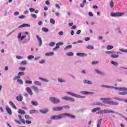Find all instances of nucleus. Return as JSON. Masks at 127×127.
Masks as SVG:
<instances>
[{
    "label": "nucleus",
    "instance_id": "nucleus-49",
    "mask_svg": "<svg viewBox=\"0 0 127 127\" xmlns=\"http://www.w3.org/2000/svg\"><path fill=\"white\" fill-rule=\"evenodd\" d=\"M33 58H34V57L33 56H29L28 57V59L29 60H31L32 59H33Z\"/></svg>",
    "mask_w": 127,
    "mask_h": 127
},
{
    "label": "nucleus",
    "instance_id": "nucleus-40",
    "mask_svg": "<svg viewBox=\"0 0 127 127\" xmlns=\"http://www.w3.org/2000/svg\"><path fill=\"white\" fill-rule=\"evenodd\" d=\"M87 49H90V50H92V49H94V47L91 45H88L86 47Z\"/></svg>",
    "mask_w": 127,
    "mask_h": 127
},
{
    "label": "nucleus",
    "instance_id": "nucleus-5",
    "mask_svg": "<svg viewBox=\"0 0 127 127\" xmlns=\"http://www.w3.org/2000/svg\"><path fill=\"white\" fill-rule=\"evenodd\" d=\"M66 93L68 95H70V96H72V97H75L76 98H85V97H84V96H82L81 95H78L77 94L74 93L73 92H66Z\"/></svg>",
    "mask_w": 127,
    "mask_h": 127
},
{
    "label": "nucleus",
    "instance_id": "nucleus-8",
    "mask_svg": "<svg viewBox=\"0 0 127 127\" xmlns=\"http://www.w3.org/2000/svg\"><path fill=\"white\" fill-rule=\"evenodd\" d=\"M63 108L62 107H56L53 108V111L54 112H59V111H62Z\"/></svg>",
    "mask_w": 127,
    "mask_h": 127
},
{
    "label": "nucleus",
    "instance_id": "nucleus-38",
    "mask_svg": "<svg viewBox=\"0 0 127 127\" xmlns=\"http://www.w3.org/2000/svg\"><path fill=\"white\" fill-rule=\"evenodd\" d=\"M17 82L20 84L21 85L23 84V81L21 79H17Z\"/></svg>",
    "mask_w": 127,
    "mask_h": 127
},
{
    "label": "nucleus",
    "instance_id": "nucleus-24",
    "mask_svg": "<svg viewBox=\"0 0 127 127\" xmlns=\"http://www.w3.org/2000/svg\"><path fill=\"white\" fill-rule=\"evenodd\" d=\"M114 48V46H111V45H108L107 46L106 49L107 50H111V49H113Z\"/></svg>",
    "mask_w": 127,
    "mask_h": 127
},
{
    "label": "nucleus",
    "instance_id": "nucleus-18",
    "mask_svg": "<svg viewBox=\"0 0 127 127\" xmlns=\"http://www.w3.org/2000/svg\"><path fill=\"white\" fill-rule=\"evenodd\" d=\"M17 112L18 114H20V115H25L26 114L25 111L21 109H19Z\"/></svg>",
    "mask_w": 127,
    "mask_h": 127
},
{
    "label": "nucleus",
    "instance_id": "nucleus-26",
    "mask_svg": "<svg viewBox=\"0 0 127 127\" xmlns=\"http://www.w3.org/2000/svg\"><path fill=\"white\" fill-rule=\"evenodd\" d=\"M111 57H112V58H119V57H120V56L118 55L114 54V55H112L111 56Z\"/></svg>",
    "mask_w": 127,
    "mask_h": 127
},
{
    "label": "nucleus",
    "instance_id": "nucleus-27",
    "mask_svg": "<svg viewBox=\"0 0 127 127\" xmlns=\"http://www.w3.org/2000/svg\"><path fill=\"white\" fill-rule=\"evenodd\" d=\"M72 48V45H69L64 48V50H68V49H71Z\"/></svg>",
    "mask_w": 127,
    "mask_h": 127
},
{
    "label": "nucleus",
    "instance_id": "nucleus-3",
    "mask_svg": "<svg viewBox=\"0 0 127 127\" xmlns=\"http://www.w3.org/2000/svg\"><path fill=\"white\" fill-rule=\"evenodd\" d=\"M124 14H125V13L124 12H112L111 13V15L113 17H120V16H122V15H124Z\"/></svg>",
    "mask_w": 127,
    "mask_h": 127
},
{
    "label": "nucleus",
    "instance_id": "nucleus-28",
    "mask_svg": "<svg viewBox=\"0 0 127 127\" xmlns=\"http://www.w3.org/2000/svg\"><path fill=\"white\" fill-rule=\"evenodd\" d=\"M66 54L67 56H74V53L71 52H68Z\"/></svg>",
    "mask_w": 127,
    "mask_h": 127
},
{
    "label": "nucleus",
    "instance_id": "nucleus-42",
    "mask_svg": "<svg viewBox=\"0 0 127 127\" xmlns=\"http://www.w3.org/2000/svg\"><path fill=\"white\" fill-rule=\"evenodd\" d=\"M39 80H41L42 81H44V82H48L49 81L47 80V79H45L44 78H43L42 77H39Z\"/></svg>",
    "mask_w": 127,
    "mask_h": 127
},
{
    "label": "nucleus",
    "instance_id": "nucleus-13",
    "mask_svg": "<svg viewBox=\"0 0 127 127\" xmlns=\"http://www.w3.org/2000/svg\"><path fill=\"white\" fill-rule=\"evenodd\" d=\"M115 114V111L110 110H104V114Z\"/></svg>",
    "mask_w": 127,
    "mask_h": 127
},
{
    "label": "nucleus",
    "instance_id": "nucleus-60",
    "mask_svg": "<svg viewBox=\"0 0 127 127\" xmlns=\"http://www.w3.org/2000/svg\"><path fill=\"white\" fill-rule=\"evenodd\" d=\"M16 57L17 59H22V57L20 56H17Z\"/></svg>",
    "mask_w": 127,
    "mask_h": 127
},
{
    "label": "nucleus",
    "instance_id": "nucleus-14",
    "mask_svg": "<svg viewBox=\"0 0 127 127\" xmlns=\"http://www.w3.org/2000/svg\"><path fill=\"white\" fill-rule=\"evenodd\" d=\"M77 56H79L80 57H84V56H87V55L83 53H78L76 54Z\"/></svg>",
    "mask_w": 127,
    "mask_h": 127
},
{
    "label": "nucleus",
    "instance_id": "nucleus-30",
    "mask_svg": "<svg viewBox=\"0 0 127 127\" xmlns=\"http://www.w3.org/2000/svg\"><path fill=\"white\" fill-rule=\"evenodd\" d=\"M31 104L33 106H38V103L37 101H32Z\"/></svg>",
    "mask_w": 127,
    "mask_h": 127
},
{
    "label": "nucleus",
    "instance_id": "nucleus-47",
    "mask_svg": "<svg viewBox=\"0 0 127 127\" xmlns=\"http://www.w3.org/2000/svg\"><path fill=\"white\" fill-rule=\"evenodd\" d=\"M50 23H52V24H55V20L53 19H51L50 20Z\"/></svg>",
    "mask_w": 127,
    "mask_h": 127
},
{
    "label": "nucleus",
    "instance_id": "nucleus-41",
    "mask_svg": "<svg viewBox=\"0 0 127 127\" xmlns=\"http://www.w3.org/2000/svg\"><path fill=\"white\" fill-rule=\"evenodd\" d=\"M42 30H43V31H44L45 32H48V31H49L48 29H47L45 27L42 28Z\"/></svg>",
    "mask_w": 127,
    "mask_h": 127
},
{
    "label": "nucleus",
    "instance_id": "nucleus-11",
    "mask_svg": "<svg viewBox=\"0 0 127 127\" xmlns=\"http://www.w3.org/2000/svg\"><path fill=\"white\" fill-rule=\"evenodd\" d=\"M16 99L17 101H18V102H21L22 101V100H23L22 95L21 94H20L18 96H17L16 97Z\"/></svg>",
    "mask_w": 127,
    "mask_h": 127
},
{
    "label": "nucleus",
    "instance_id": "nucleus-52",
    "mask_svg": "<svg viewBox=\"0 0 127 127\" xmlns=\"http://www.w3.org/2000/svg\"><path fill=\"white\" fill-rule=\"evenodd\" d=\"M95 105H96L97 106H103V104L102 103H100V102H96L95 103Z\"/></svg>",
    "mask_w": 127,
    "mask_h": 127
},
{
    "label": "nucleus",
    "instance_id": "nucleus-22",
    "mask_svg": "<svg viewBox=\"0 0 127 127\" xmlns=\"http://www.w3.org/2000/svg\"><path fill=\"white\" fill-rule=\"evenodd\" d=\"M32 89L33 90V91H35V92H38L39 89L36 86H33L31 87Z\"/></svg>",
    "mask_w": 127,
    "mask_h": 127
},
{
    "label": "nucleus",
    "instance_id": "nucleus-57",
    "mask_svg": "<svg viewBox=\"0 0 127 127\" xmlns=\"http://www.w3.org/2000/svg\"><path fill=\"white\" fill-rule=\"evenodd\" d=\"M56 45L58 46L60 45H63V42H60V43H57Z\"/></svg>",
    "mask_w": 127,
    "mask_h": 127
},
{
    "label": "nucleus",
    "instance_id": "nucleus-6",
    "mask_svg": "<svg viewBox=\"0 0 127 127\" xmlns=\"http://www.w3.org/2000/svg\"><path fill=\"white\" fill-rule=\"evenodd\" d=\"M119 91H122L123 92H119V95H127V88L121 87L119 89Z\"/></svg>",
    "mask_w": 127,
    "mask_h": 127
},
{
    "label": "nucleus",
    "instance_id": "nucleus-15",
    "mask_svg": "<svg viewBox=\"0 0 127 127\" xmlns=\"http://www.w3.org/2000/svg\"><path fill=\"white\" fill-rule=\"evenodd\" d=\"M9 105L13 108V109H14L15 110H16L17 108H16V106L13 104V102L12 101H9Z\"/></svg>",
    "mask_w": 127,
    "mask_h": 127
},
{
    "label": "nucleus",
    "instance_id": "nucleus-36",
    "mask_svg": "<svg viewBox=\"0 0 127 127\" xmlns=\"http://www.w3.org/2000/svg\"><path fill=\"white\" fill-rule=\"evenodd\" d=\"M26 64H27V61L25 60L22 61L21 63V64L22 65H26Z\"/></svg>",
    "mask_w": 127,
    "mask_h": 127
},
{
    "label": "nucleus",
    "instance_id": "nucleus-44",
    "mask_svg": "<svg viewBox=\"0 0 127 127\" xmlns=\"http://www.w3.org/2000/svg\"><path fill=\"white\" fill-rule=\"evenodd\" d=\"M19 80V79H20V76H16L15 77L13 78V80H14V81H15V80Z\"/></svg>",
    "mask_w": 127,
    "mask_h": 127
},
{
    "label": "nucleus",
    "instance_id": "nucleus-29",
    "mask_svg": "<svg viewBox=\"0 0 127 127\" xmlns=\"http://www.w3.org/2000/svg\"><path fill=\"white\" fill-rule=\"evenodd\" d=\"M84 83L85 84H88L89 85H91L92 82L88 80H85Z\"/></svg>",
    "mask_w": 127,
    "mask_h": 127
},
{
    "label": "nucleus",
    "instance_id": "nucleus-32",
    "mask_svg": "<svg viewBox=\"0 0 127 127\" xmlns=\"http://www.w3.org/2000/svg\"><path fill=\"white\" fill-rule=\"evenodd\" d=\"M62 108H63V110H66V109H68L70 108V106H62Z\"/></svg>",
    "mask_w": 127,
    "mask_h": 127
},
{
    "label": "nucleus",
    "instance_id": "nucleus-45",
    "mask_svg": "<svg viewBox=\"0 0 127 127\" xmlns=\"http://www.w3.org/2000/svg\"><path fill=\"white\" fill-rule=\"evenodd\" d=\"M114 100H117V101H124V100L123 99L119 98L118 97H114Z\"/></svg>",
    "mask_w": 127,
    "mask_h": 127
},
{
    "label": "nucleus",
    "instance_id": "nucleus-20",
    "mask_svg": "<svg viewBox=\"0 0 127 127\" xmlns=\"http://www.w3.org/2000/svg\"><path fill=\"white\" fill-rule=\"evenodd\" d=\"M95 71L96 73L99 74L100 75H102L103 76L105 75V73H103L102 71L99 70V69H95Z\"/></svg>",
    "mask_w": 127,
    "mask_h": 127
},
{
    "label": "nucleus",
    "instance_id": "nucleus-53",
    "mask_svg": "<svg viewBox=\"0 0 127 127\" xmlns=\"http://www.w3.org/2000/svg\"><path fill=\"white\" fill-rule=\"evenodd\" d=\"M110 6L112 8V7H114V2H113V1L110 2Z\"/></svg>",
    "mask_w": 127,
    "mask_h": 127
},
{
    "label": "nucleus",
    "instance_id": "nucleus-43",
    "mask_svg": "<svg viewBox=\"0 0 127 127\" xmlns=\"http://www.w3.org/2000/svg\"><path fill=\"white\" fill-rule=\"evenodd\" d=\"M60 47L59 46L56 45V47H55V48H54L53 49V51H55L57 50V49H59Z\"/></svg>",
    "mask_w": 127,
    "mask_h": 127
},
{
    "label": "nucleus",
    "instance_id": "nucleus-23",
    "mask_svg": "<svg viewBox=\"0 0 127 127\" xmlns=\"http://www.w3.org/2000/svg\"><path fill=\"white\" fill-rule=\"evenodd\" d=\"M52 55H54V52L47 53L45 54L46 56H52Z\"/></svg>",
    "mask_w": 127,
    "mask_h": 127
},
{
    "label": "nucleus",
    "instance_id": "nucleus-39",
    "mask_svg": "<svg viewBox=\"0 0 127 127\" xmlns=\"http://www.w3.org/2000/svg\"><path fill=\"white\" fill-rule=\"evenodd\" d=\"M59 82H60V83H65L66 82L65 80H64V79H62V78H58Z\"/></svg>",
    "mask_w": 127,
    "mask_h": 127
},
{
    "label": "nucleus",
    "instance_id": "nucleus-51",
    "mask_svg": "<svg viewBox=\"0 0 127 127\" xmlns=\"http://www.w3.org/2000/svg\"><path fill=\"white\" fill-rule=\"evenodd\" d=\"M55 45V42H52L50 43V46H54Z\"/></svg>",
    "mask_w": 127,
    "mask_h": 127
},
{
    "label": "nucleus",
    "instance_id": "nucleus-34",
    "mask_svg": "<svg viewBox=\"0 0 127 127\" xmlns=\"http://www.w3.org/2000/svg\"><path fill=\"white\" fill-rule=\"evenodd\" d=\"M25 118L26 119V120H31L32 119L31 117L29 116L28 115H25Z\"/></svg>",
    "mask_w": 127,
    "mask_h": 127
},
{
    "label": "nucleus",
    "instance_id": "nucleus-46",
    "mask_svg": "<svg viewBox=\"0 0 127 127\" xmlns=\"http://www.w3.org/2000/svg\"><path fill=\"white\" fill-rule=\"evenodd\" d=\"M119 50L120 51H122V52H125V53H127V50L120 49Z\"/></svg>",
    "mask_w": 127,
    "mask_h": 127
},
{
    "label": "nucleus",
    "instance_id": "nucleus-62",
    "mask_svg": "<svg viewBox=\"0 0 127 127\" xmlns=\"http://www.w3.org/2000/svg\"><path fill=\"white\" fill-rule=\"evenodd\" d=\"M19 14V12L18 11H16L14 13V15H18Z\"/></svg>",
    "mask_w": 127,
    "mask_h": 127
},
{
    "label": "nucleus",
    "instance_id": "nucleus-55",
    "mask_svg": "<svg viewBox=\"0 0 127 127\" xmlns=\"http://www.w3.org/2000/svg\"><path fill=\"white\" fill-rule=\"evenodd\" d=\"M29 10L31 12H33V11H35V9L32 8H30Z\"/></svg>",
    "mask_w": 127,
    "mask_h": 127
},
{
    "label": "nucleus",
    "instance_id": "nucleus-4",
    "mask_svg": "<svg viewBox=\"0 0 127 127\" xmlns=\"http://www.w3.org/2000/svg\"><path fill=\"white\" fill-rule=\"evenodd\" d=\"M50 101L54 104H59V103H60V100L55 97H50Z\"/></svg>",
    "mask_w": 127,
    "mask_h": 127
},
{
    "label": "nucleus",
    "instance_id": "nucleus-54",
    "mask_svg": "<svg viewBox=\"0 0 127 127\" xmlns=\"http://www.w3.org/2000/svg\"><path fill=\"white\" fill-rule=\"evenodd\" d=\"M25 123H26V124H27L28 125H30V124H31V121L26 120Z\"/></svg>",
    "mask_w": 127,
    "mask_h": 127
},
{
    "label": "nucleus",
    "instance_id": "nucleus-9",
    "mask_svg": "<svg viewBox=\"0 0 127 127\" xmlns=\"http://www.w3.org/2000/svg\"><path fill=\"white\" fill-rule=\"evenodd\" d=\"M81 93L83 95H94L95 94L94 92L88 91H81Z\"/></svg>",
    "mask_w": 127,
    "mask_h": 127
},
{
    "label": "nucleus",
    "instance_id": "nucleus-64",
    "mask_svg": "<svg viewBox=\"0 0 127 127\" xmlns=\"http://www.w3.org/2000/svg\"><path fill=\"white\" fill-rule=\"evenodd\" d=\"M88 15H89V16L92 17V16H93V13H92V12H89L88 13Z\"/></svg>",
    "mask_w": 127,
    "mask_h": 127
},
{
    "label": "nucleus",
    "instance_id": "nucleus-33",
    "mask_svg": "<svg viewBox=\"0 0 127 127\" xmlns=\"http://www.w3.org/2000/svg\"><path fill=\"white\" fill-rule=\"evenodd\" d=\"M25 83L28 85H30V84H32V81L31 80H26L25 81Z\"/></svg>",
    "mask_w": 127,
    "mask_h": 127
},
{
    "label": "nucleus",
    "instance_id": "nucleus-2",
    "mask_svg": "<svg viewBox=\"0 0 127 127\" xmlns=\"http://www.w3.org/2000/svg\"><path fill=\"white\" fill-rule=\"evenodd\" d=\"M101 100H104V101H105V103L108 105H111V106H119L118 102L110 101V100H111L110 98H101Z\"/></svg>",
    "mask_w": 127,
    "mask_h": 127
},
{
    "label": "nucleus",
    "instance_id": "nucleus-58",
    "mask_svg": "<svg viewBox=\"0 0 127 127\" xmlns=\"http://www.w3.org/2000/svg\"><path fill=\"white\" fill-rule=\"evenodd\" d=\"M19 18L22 19L23 18H25V16L24 15H21L19 16Z\"/></svg>",
    "mask_w": 127,
    "mask_h": 127
},
{
    "label": "nucleus",
    "instance_id": "nucleus-16",
    "mask_svg": "<svg viewBox=\"0 0 127 127\" xmlns=\"http://www.w3.org/2000/svg\"><path fill=\"white\" fill-rule=\"evenodd\" d=\"M6 110L7 111V112L9 115H12V112H11V109L8 108V107H6Z\"/></svg>",
    "mask_w": 127,
    "mask_h": 127
},
{
    "label": "nucleus",
    "instance_id": "nucleus-61",
    "mask_svg": "<svg viewBox=\"0 0 127 127\" xmlns=\"http://www.w3.org/2000/svg\"><path fill=\"white\" fill-rule=\"evenodd\" d=\"M85 41H89V40H90V38L89 37H86L84 39Z\"/></svg>",
    "mask_w": 127,
    "mask_h": 127
},
{
    "label": "nucleus",
    "instance_id": "nucleus-56",
    "mask_svg": "<svg viewBox=\"0 0 127 127\" xmlns=\"http://www.w3.org/2000/svg\"><path fill=\"white\" fill-rule=\"evenodd\" d=\"M45 60H42V61H40L39 63H40V64H43V63H45Z\"/></svg>",
    "mask_w": 127,
    "mask_h": 127
},
{
    "label": "nucleus",
    "instance_id": "nucleus-59",
    "mask_svg": "<svg viewBox=\"0 0 127 127\" xmlns=\"http://www.w3.org/2000/svg\"><path fill=\"white\" fill-rule=\"evenodd\" d=\"M99 114H105V110H100L99 111Z\"/></svg>",
    "mask_w": 127,
    "mask_h": 127
},
{
    "label": "nucleus",
    "instance_id": "nucleus-7",
    "mask_svg": "<svg viewBox=\"0 0 127 127\" xmlns=\"http://www.w3.org/2000/svg\"><path fill=\"white\" fill-rule=\"evenodd\" d=\"M62 98L63 99V100H65L66 101H69V102L75 101V99H74V98L67 96L63 97Z\"/></svg>",
    "mask_w": 127,
    "mask_h": 127
},
{
    "label": "nucleus",
    "instance_id": "nucleus-12",
    "mask_svg": "<svg viewBox=\"0 0 127 127\" xmlns=\"http://www.w3.org/2000/svg\"><path fill=\"white\" fill-rule=\"evenodd\" d=\"M26 91H27V93H29V95L31 96L33 95V93H32V90L30 87H26Z\"/></svg>",
    "mask_w": 127,
    "mask_h": 127
},
{
    "label": "nucleus",
    "instance_id": "nucleus-31",
    "mask_svg": "<svg viewBox=\"0 0 127 127\" xmlns=\"http://www.w3.org/2000/svg\"><path fill=\"white\" fill-rule=\"evenodd\" d=\"M18 75L20 77L21 76H24V75H25V73H24V72H19L18 73Z\"/></svg>",
    "mask_w": 127,
    "mask_h": 127
},
{
    "label": "nucleus",
    "instance_id": "nucleus-25",
    "mask_svg": "<svg viewBox=\"0 0 127 127\" xmlns=\"http://www.w3.org/2000/svg\"><path fill=\"white\" fill-rule=\"evenodd\" d=\"M34 84H35V85H38V86H41V85H42V84L38 81H34Z\"/></svg>",
    "mask_w": 127,
    "mask_h": 127
},
{
    "label": "nucleus",
    "instance_id": "nucleus-19",
    "mask_svg": "<svg viewBox=\"0 0 127 127\" xmlns=\"http://www.w3.org/2000/svg\"><path fill=\"white\" fill-rule=\"evenodd\" d=\"M19 27H30V25L28 24H23L22 25H20Z\"/></svg>",
    "mask_w": 127,
    "mask_h": 127
},
{
    "label": "nucleus",
    "instance_id": "nucleus-48",
    "mask_svg": "<svg viewBox=\"0 0 127 127\" xmlns=\"http://www.w3.org/2000/svg\"><path fill=\"white\" fill-rule=\"evenodd\" d=\"M19 70H20V71H25V67H19Z\"/></svg>",
    "mask_w": 127,
    "mask_h": 127
},
{
    "label": "nucleus",
    "instance_id": "nucleus-35",
    "mask_svg": "<svg viewBox=\"0 0 127 127\" xmlns=\"http://www.w3.org/2000/svg\"><path fill=\"white\" fill-rule=\"evenodd\" d=\"M111 64L114 65V66H118L119 65V63L114 61L111 62Z\"/></svg>",
    "mask_w": 127,
    "mask_h": 127
},
{
    "label": "nucleus",
    "instance_id": "nucleus-10",
    "mask_svg": "<svg viewBox=\"0 0 127 127\" xmlns=\"http://www.w3.org/2000/svg\"><path fill=\"white\" fill-rule=\"evenodd\" d=\"M37 39L38 40L39 43V46H41L42 45V39H41V37H40L38 35H36Z\"/></svg>",
    "mask_w": 127,
    "mask_h": 127
},
{
    "label": "nucleus",
    "instance_id": "nucleus-50",
    "mask_svg": "<svg viewBox=\"0 0 127 127\" xmlns=\"http://www.w3.org/2000/svg\"><path fill=\"white\" fill-rule=\"evenodd\" d=\"M105 53H106V54H111L115 53V52H113V51H106V52H105Z\"/></svg>",
    "mask_w": 127,
    "mask_h": 127
},
{
    "label": "nucleus",
    "instance_id": "nucleus-17",
    "mask_svg": "<svg viewBox=\"0 0 127 127\" xmlns=\"http://www.w3.org/2000/svg\"><path fill=\"white\" fill-rule=\"evenodd\" d=\"M40 113H41V114H47V113L48 112V109H45V110H39Z\"/></svg>",
    "mask_w": 127,
    "mask_h": 127
},
{
    "label": "nucleus",
    "instance_id": "nucleus-1",
    "mask_svg": "<svg viewBox=\"0 0 127 127\" xmlns=\"http://www.w3.org/2000/svg\"><path fill=\"white\" fill-rule=\"evenodd\" d=\"M66 117H68L70 119H75L76 118V117L73 115L68 113H63L58 115L51 117V120H55V121H57L58 120H61V119H65Z\"/></svg>",
    "mask_w": 127,
    "mask_h": 127
},
{
    "label": "nucleus",
    "instance_id": "nucleus-37",
    "mask_svg": "<svg viewBox=\"0 0 127 127\" xmlns=\"http://www.w3.org/2000/svg\"><path fill=\"white\" fill-rule=\"evenodd\" d=\"M29 113L30 114H35V113H37V111H36V110H31L30 111Z\"/></svg>",
    "mask_w": 127,
    "mask_h": 127
},
{
    "label": "nucleus",
    "instance_id": "nucleus-21",
    "mask_svg": "<svg viewBox=\"0 0 127 127\" xmlns=\"http://www.w3.org/2000/svg\"><path fill=\"white\" fill-rule=\"evenodd\" d=\"M100 110H101V108L97 107V108H94L93 109H92L91 110V112L92 113H95V112H97V111H100Z\"/></svg>",
    "mask_w": 127,
    "mask_h": 127
},
{
    "label": "nucleus",
    "instance_id": "nucleus-63",
    "mask_svg": "<svg viewBox=\"0 0 127 127\" xmlns=\"http://www.w3.org/2000/svg\"><path fill=\"white\" fill-rule=\"evenodd\" d=\"M98 63H99V62H92V65H94L95 64H98Z\"/></svg>",
    "mask_w": 127,
    "mask_h": 127
}]
</instances>
